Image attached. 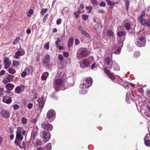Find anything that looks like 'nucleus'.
I'll return each mask as SVG.
<instances>
[{
    "label": "nucleus",
    "mask_w": 150,
    "mask_h": 150,
    "mask_svg": "<svg viewBox=\"0 0 150 150\" xmlns=\"http://www.w3.org/2000/svg\"><path fill=\"white\" fill-rule=\"evenodd\" d=\"M58 59L60 62H61L64 59L62 54H59L58 55Z\"/></svg>",
    "instance_id": "nucleus-62"
},
{
    "label": "nucleus",
    "mask_w": 150,
    "mask_h": 150,
    "mask_svg": "<svg viewBox=\"0 0 150 150\" xmlns=\"http://www.w3.org/2000/svg\"><path fill=\"white\" fill-rule=\"evenodd\" d=\"M44 104H37V107H39L40 109V113L42 110Z\"/></svg>",
    "instance_id": "nucleus-31"
},
{
    "label": "nucleus",
    "mask_w": 150,
    "mask_h": 150,
    "mask_svg": "<svg viewBox=\"0 0 150 150\" xmlns=\"http://www.w3.org/2000/svg\"><path fill=\"white\" fill-rule=\"evenodd\" d=\"M109 68L110 69H112L114 71H117L118 70H120L118 64L114 61L112 62Z\"/></svg>",
    "instance_id": "nucleus-13"
},
{
    "label": "nucleus",
    "mask_w": 150,
    "mask_h": 150,
    "mask_svg": "<svg viewBox=\"0 0 150 150\" xmlns=\"http://www.w3.org/2000/svg\"><path fill=\"white\" fill-rule=\"evenodd\" d=\"M97 26L99 29H102L103 28V25L100 23H97Z\"/></svg>",
    "instance_id": "nucleus-55"
},
{
    "label": "nucleus",
    "mask_w": 150,
    "mask_h": 150,
    "mask_svg": "<svg viewBox=\"0 0 150 150\" xmlns=\"http://www.w3.org/2000/svg\"><path fill=\"white\" fill-rule=\"evenodd\" d=\"M129 94L130 96L131 97L133 101H135V100H137L138 98L137 96L134 95L133 91H132L129 92H127L126 93V98H128L129 97Z\"/></svg>",
    "instance_id": "nucleus-12"
},
{
    "label": "nucleus",
    "mask_w": 150,
    "mask_h": 150,
    "mask_svg": "<svg viewBox=\"0 0 150 150\" xmlns=\"http://www.w3.org/2000/svg\"><path fill=\"white\" fill-rule=\"evenodd\" d=\"M8 71V72L11 74H15L16 72V70L12 68H9Z\"/></svg>",
    "instance_id": "nucleus-35"
},
{
    "label": "nucleus",
    "mask_w": 150,
    "mask_h": 150,
    "mask_svg": "<svg viewBox=\"0 0 150 150\" xmlns=\"http://www.w3.org/2000/svg\"><path fill=\"white\" fill-rule=\"evenodd\" d=\"M121 50V49L119 47V48H117L115 51H114L113 50H112V51L114 52V53H115V54H120V53Z\"/></svg>",
    "instance_id": "nucleus-45"
},
{
    "label": "nucleus",
    "mask_w": 150,
    "mask_h": 150,
    "mask_svg": "<svg viewBox=\"0 0 150 150\" xmlns=\"http://www.w3.org/2000/svg\"><path fill=\"white\" fill-rule=\"evenodd\" d=\"M42 142L41 140L39 139H36L35 142L34 143V145L35 146H37L39 145H41L42 144Z\"/></svg>",
    "instance_id": "nucleus-32"
},
{
    "label": "nucleus",
    "mask_w": 150,
    "mask_h": 150,
    "mask_svg": "<svg viewBox=\"0 0 150 150\" xmlns=\"http://www.w3.org/2000/svg\"><path fill=\"white\" fill-rule=\"evenodd\" d=\"M124 26L127 30H129L131 29V27L130 24L128 23H125Z\"/></svg>",
    "instance_id": "nucleus-37"
},
{
    "label": "nucleus",
    "mask_w": 150,
    "mask_h": 150,
    "mask_svg": "<svg viewBox=\"0 0 150 150\" xmlns=\"http://www.w3.org/2000/svg\"><path fill=\"white\" fill-rule=\"evenodd\" d=\"M82 64L86 67H88L91 63V60L88 58H86L82 60Z\"/></svg>",
    "instance_id": "nucleus-16"
},
{
    "label": "nucleus",
    "mask_w": 150,
    "mask_h": 150,
    "mask_svg": "<svg viewBox=\"0 0 150 150\" xmlns=\"http://www.w3.org/2000/svg\"><path fill=\"white\" fill-rule=\"evenodd\" d=\"M93 80L91 77H88L83 80L82 84H81V86L87 88L91 86L93 83Z\"/></svg>",
    "instance_id": "nucleus-2"
},
{
    "label": "nucleus",
    "mask_w": 150,
    "mask_h": 150,
    "mask_svg": "<svg viewBox=\"0 0 150 150\" xmlns=\"http://www.w3.org/2000/svg\"><path fill=\"white\" fill-rule=\"evenodd\" d=\"M56 116V112L55 111L52 109L49 110L46 114V117L49 119L50 122L53 121L54 119Z\"/></svg>",
    "instance_id": "nucleus-3"
},
{
    "label": "nucleus",
    "mask_w": 150,
    "mask_h": 150,
    "mask_svg": "<svg viewBox=\"0 0 150 150\" xmlns=\"http://www.w3.org/2000/svg\"><path fill=\"white\" fill-rule=\"evenodd\" d=\"M28 75V74L26 73V71H25V69L24 71L21 74V76L23 78H24L25 77L26 75Z\"/></svg>",
    "instance_id": "nucleus-47"
},
{
    "label": "nucleus",
    "mask_w": 150,
    "mask_h": 150,
    "mask_svg": "<svg viewBox=\"0 0 150 150\" xmlns=\"http://www.w3.org/2000/svg\"><path fill=\"white\" fill-rule=\"evenodd\" d=\"M104 72L108 76V77L111 80L113 81L115 79V75L110 70H108L107 68H105L103 69Z\"/></svg>",
    "instance_id": "nucleus-6"
},
{
    "label": "nucleus",
    "mask_w": 150,
    "mask_h": 150,
    "mask_svg": "<svg viewBox=\"0 0 150 150\" xmlns=\"http://www.w3.org/2000/svg\"><path fill=\"white\" fill-rule=\"evenodd\" d=\"M64 80L56 76L53 80V87L56 91L59 90V88L64 86L65 85Z\"/></svg>",
    "instance_id": "nucleus-1"
},
{
    "label": "nucleus",
    "mask_w": 150,
    "mask_h": 150,
    "mask_svg": "<svg viewBox=\"0 0 150 150\" xmlns=\"http://www.w3.org/2000/svg\"><path fill=\"white\" fill-rule=\"evenodd\" d=\"M107 2L108 5L111 6V8L112 9L114 5L117 3L112 2L109 0H105Z\"/></svg>",
    "instance_id": "nucleus-24"
},
{
    "label": "nucleus",
    "mask_w": 150,
    "mask_h": 150,
    "mask_svg": "<svg viewBox=\"0 0 150 150\" xmlns=\"http://www.w3.org/2000/svg\"><path fill=\"white\" fill-rule=\"evenodd\" d=\"M97 66L96 64V62H94L93 64L91 65V69L92 70L94 68H96Z\"/></svg>",
    "instance_id": "nucleus-52"
},
{
    "label": "nucleus",
    "mask_w": 150,
    "mask_h": 150,
    "mask_svg": "<svg viewBox=\"0 0 150 150\" xmlns=\"http://www.w3.org/2000/svg\"><path fill=\"white\" fill-rule=\"evenodd\" d=\"M49 45H50V42H48L44 45V48L46 49V50L49 49V48H50Z\"/></svg>",
    "instance_id": "nucleus-46"
},
{
    "label": "nucleus",
    "mask_w": 150,
    "mask_h": 150,
    "mask_svg": "<svg viewBox=\"0 0 150 150\" xmlns=\"http://www.w3.org/2000/svg\"><path fill=\"white\" fill-rule=\"evenodd\" d=\"M104 63L107 65H109L110 63H112V62L114 61H112V56L111 57H107L104 59Z\"/></svg>",
    "instance_id": "nucleus-15"
},
{
    "label": "nucleus",
    "mask_w": 150,
    "mask_h": 150,
    "mask_svg": "<svg viewBox=\"0 0 150 150\" xmlns=\"http://www.w3.org/2000/svg\"><path fill=\"white\" fill-rule=\"evenodd\" d=\"M139 19H140V22L141 23V24L142 25H145V22H146V20L144 18H142Z\"/></svg>",
    "instance_id": "nucleus-41"
},
{
    "label": "nucleus",
    "mask_w": 150,
    "mask_h": 150,
    "mask_svg": "<svg viewBox=\"0 0 150 150\" xmlns=\"http://www.w3.org/2000/svg\"><path fill=\"white\" fill-rule=\"evenodd\" d=\"M78 30L80 31L81 33L84 30L81 25L78 26Z\"/></svg>",
    "instance_id": "nucleus-61"
},
{
    "label": "nucleus",
    "mask_w": 150,
    "mask_h": 150,
    "mask_svg": "<svg viewBox=\"0 0 150 150\" xmlns=\"http://www.w3.org/2000/svg\"><path fill=\"white\" fill-rule=\"evenodd\" d=\"M145 144L148 147H150V140L149 139L147 136L144 138Z\"/></svg>",
    "instance_id": "nucleus-22"
},
{
    "label": "nucleus",
    "mask_w": 150,
    "mask_h": 150,
    "mask_svg": "<svg viewBox=\"0 0 150 150\" xmlns=\"http://www.w3.org/2000/svg\"><path fill=\"white\" fill-rule=\"evenodd\" d=\"M15 86L13 84L10 83H8L5 86V88L6 89H9V90H13Z\"/></svg>",
    "instance_id": "nucleus-20"
},
{
    "label": "nucleus",
    "mask_w": 150,
    "mask_h": 150,
    "mask_svg": "<svg viewBox=\"0 0 150 150\" xmlns=\"http://www.w3.org/2000/svg\"><path fill=\"white\" fill-rule=\"evenodd\" d=\"M91 3L93 5H98V1L96 0H93L92 1H91Z\"/></svg>",
    "instance_id": "nucleus-53"
},
{
    "label": "nucleus",
    "mask_w": 150,
    "mask_h": 150,
    "mask_svg": "<svg viewBox=\"0 0 150 150\" xmlns=\"http://www.w3.org/2000/svg\"><path fill=\"white\" fill-rule=\"evenodd\" d=\"M125 34V32L123 31H120L117 33V35L119 37H121L124 35Z\"/></svg>",
    "instance_id": "nucleus-38"
},
{
    "label": "nucleus",
    "mask_w": 150,
    "mask_h": 150,
    "mask_svg": "<svg viewBox=\"0 0 150 150\" xmlns=\"http://www.w3.org/2000/svg\"><path fill=\"white\" fill-rule=\"evenodd\" d=\"M82 19L84 21L86 20L88 18L89 16L85 14H83L82 15Z\"/></svg>",
    "instance_id": "nucleus-43"
},
{
    "label": "nucleus",
    "mask_w": 150,
    "mask_h": 150,
    "mask_svg": "<svg viewBox=\"0 0 150 150\" xmlns=\"http://www.w3.org/2000/svg\"><path fill=\"white\" fill-rule=\"evenodd\" d=\"M140 55V53L139 51H135L134 53V57L137 58Z\"/></svg>",
    "instance_id": "nucleus-36"
},
{
    "label": "nucleus",
    "mask_w": 150,
    "mask_h": 150,
    "mask_svg": "<svg viewBox=\"0 0 150 150\" xmlns=\"http://www.w3.org/2000/svg\"><path fill=\"white\" fill-rule=\"evenodd\" d=\"M146 38L144 36H142L137 38L136 43L137 46L139 47H144L145 45Z\"/></svg>",
    "instance_id": "nucleus-4"
},
{
    "label": "nucleus",
    "mask_w": 150,
    "mask_h": 150,
    "mask_svg": "<svg viewBox=\"0 0 150 150\" xmlns=\"http://www.w3.org/2000/svg\"><path fill=\"white\" fill-rule=\"evenodd\" d=\"M24 54V51H18L15 53V55L13 56V58L16 59H18L19 56H23Z\"/></svg>",
    "instance_id": "nucleus-18"
},
{
    "label": "nucleus",
    "mask_w": 150,
    "mask_h": 150,
    "mask_svg": "<svg viewBox=\"0 0 150 150\" xmlns=\"http://www.w3.org/2000/svg\"><path fill=\"white\" fill-rule=\"evenodd\" d=\"M12 101L11 97L10 98L7 96H4L2 99V101L6 103H10Z\"/></svg>",
    "instance_id": "nucleus-19"
},
{
    "label": "nucleus",
    "mask_w": 150,
    "mask_h": 150,
    "mask_svg": "<svg viewBox=\"0 0 150 150\" xmlns=\"http://www.w3.org/2000/svg\"><path fill=\"white\" fill-rule=\"evenodd\" d=\"M36 54L37 61H38V60H39L40 57L41 56V54L39 52H37Z\"/></svg>",
    "instance_id": "nucleus-54"
},
{
    "label": "nucleus",
    "mask_w": 150,
    "mask_h": 150,
    "mask_svg": "<svg viewBox=\"0 0 150 150\" xmlns=\"http://www.w3.org/2000/svg\"><path fill=\"white\" fill-rule=\"evenodd\" d=\"M49 73L47 72L43 73L41 77L43 81L46 80L49 76Z\"/></svg>",
    "instance_id": "nucleus-23"
},
{
    "label": "nucleus",
    "mask_w": 150,
    "mask_h": 150,
    "mask_svg": "<svg viewBox=\"0 0 150 150\" xmlns=\"http://www.w3.org/2000/svg\"><path fill=\"white\" fill-rule=\"evenodd\" d=\"M61 42V40H60V39L59 38H57V40L55 42V44L56 45V46L57 47H58V46H59V42Z\"/></svg>",
    "instance_id": "nucleus-58"
},
{
    "label": "nucleus",
    "mask_w": 150,
    "mask_h": 150,
    "mask_svg": "<svg viewBox=\"0 0 150 150\" xmlns=\"http://www.w3.org/2000/svg\"><path fill=\"white\" fill-rule=\"evenodd\" d=\"M16 138L20 140H22L23 138V137L21 133L16 134Z\"/></svg>",
    "instance_id": "nucleus-30"
},
{
    "label": "nucleus",
    "mask_w": 150,
    "mask_h": 150,
    "mask_svg": "<svg viewBox=\"0 0 150 150\" xmlns=\"http://www.w3.org/2000/svg\"><path fill=\"white\" fill-rule=\"evenodd\" d=\"M39 101L38 103H45L44 97V96H42L38 100Z\"/></svg>",
    "instance_id": "nucleus-34"
},
{
    "label": "nucleus",
    "mask_w": 150,
    "mask_h": 150,
    "mask_svg": "<svg viewBox=\"0 0 150 150\" xmlns=\"http://www.w3.org/2000/svg\"><path fill=\"white\" fill-rule=\"evenodd\" d=\"M50 133L48 132L43 131L42 132L41 135L44 142L46 143L50 140Z\"/></svg>",
    "instance_id": "nucleus-5"
},
{
    "label": "nucleus",
    "mask_w": 150,
    "mask_h": 150,
    "mask_svg": "<svg viewBox=\"0 0 150 150\" xmlns=\"http://www.w3.org/2000/svg\"><path fill=\"white\" fill-rule=\"evenodd\" d=\"M4 63H5L8 62H10L9 61V59L8 58V57H5L4 58Z\"/></svg>",
    "instance_id": "nucleus-60"
},
{
    "label": "nucleus",
    "mask_w": 150,
    "mask_h": 150,
    "mask_svg": "<svg viewBox=\"0 0 150 150\" xmlns=\"http://www.w3.org/2000/svg\"><path fill=\"white\" fill-rule=\"evenodd\" d=\"M81 90L80 91V92L81 94H84L87 93L88 88H86L84 87L81 86V85L80 86Z\"/></svg>",
    "instance_id": "nucleus-21"
},
{
    "label": "nucleus",
    "mask_w": 150,
    "mask_h": 150,
    "mask_svg": "<svg viewBox=\"0 0 150 150\" xmlns=\"http://www.w3.org/2000/svg\"><path fill=\"white\" fill-rule=\"evenodd\" d=\"M47 9L46 8H42L40 12V14L41 15H44V13L47 12Z\"/></svg>",
    "instance_id": "nucleus-44"
},
{
    "label": "nucleus",
    "mask_w": 150,
    "mask_h": 150,
    "mask_svg": "<svg viewBox=\"0 0 150 150\" xmlns=\"http://www.w3.org/2000/svg\"><path fill=\"white\" fill-rule=\"evenodd\" d=\"M86 8L87 10H88V12L90 13L92 9H93V7L90 6H86Z\"/></svg>",
    "instance_id": "nucleus-48"
},
{
    "label": "nucleus",
    "mask_w": 150,
    "mask_h": 150,
    "mask_svg": "<svg viewBox=\"0 0 150 150\" xmlns=\"http://www.w3.org/2000/svg\"><path fill=\"white\" fill-rule=\"evenodd\" d=\"M20 65L19 62L18 61H13V65L16 68H18Z\"/></svg>",
    "instance_id": "nucleus-29"
},
{
    "label": "nucleus",
    "mask_w": 150,
    "mask_h": 150,
    "mask_svg": "<svg viewBox=\"0 0 150 150\" xmlns=\"http://www.w3.org/2000/svg\"><path fill=\"white\" fill-rule=\"evenodd\" d=\"M14 77V75L8 74L7 76L5 77L3 80V82L4 84L7 83L12 81Z\"/></svg>",
    "instance_id": "nucleus-8"
},
{
    "label": "nucleus",
    "mask_w": 150,
    "mask_h": 150,
    "mask_svg": "<svg viewBox=\"0 0 150 150\" xmlns=\"http://www.w3.org/2000/svg\"><path fill=\"white\" fill-rule=\"evenodd\" d=\"M106 5V4L104 2H101L99 4V6L101 7H105Z\"/></svg>",
    "instance_id": "nucleus-63"
},
{
    "label": "nucleus",
    "mask_w": 150,
    "mask_h": 150,
    "mask_svg": "<svg viewBox=\"0 0 150 150\" xmlns=\"http://www.w3.org/2000/svg\"><path fill=\"white\" fill-rule=\"evenodd\" d=\"M20 40V38L18 37H17L13 42V45H16L18 42Z\"/></svg>",
    "instance_id": "nucleus-39"
},
{
    "label": "nucleus",
    "mask_w": 150,
    "mask_h": 150,
    "mask_svg": "<svg viewBox=\"0 0 150 150\" xmlns=\"http://www.w3.org/2000/svg\"><path fill=\"white\" fill-rule=\"evenodd\" d=\"M74 40V38L72 37L70 38L68 41V46L69 47H71L73 45Z\"/></svg>",
    "instance_id": "nucleus-25"
},
{
    "label": "nucleus",
    "mask_w": 150,
    "mask_h": 150,
    "mask_svg": "<svg viewBox=\"0 0 150 150\" xmlns=\"http://www.w3.org/2000/svg\"><path fill=\"white\" fill-rule=\"evenodd\" d=\"M4 64H5L4 69H7L10 66L11 64V62H10Z\"/></svg>",
    "instance_id": "nucleus-42"
},
{
    "label": "nucleus",
    "mask_w": 150,
    "mask_h": 150,
    "mask_svg": "<svg viewBox=\"0 0 150 150\" xmlns=\"http://www.w3.org/2000/svg\"><path fill=\"white\" fill-rule=\"evenodd\" d=\"M107 34L110 37H113L114 33L110 29H108L107 30Z\"/></svg>",
    "instance_id": "nucleus-26"
},
{
    "label": "nucleus",
    "mask_w": 150,
    "mask_h": 150,
    "mask_svg": "<svg viewBox=\"0 0 150 150\" xmlns=\"http://www.w3.org/2000/svg\"><path fill=\"white\" fill-rule=\"evenodd\" d=\"M33 67L32 66H28L25 69V71L28 75L32 74L33 71Z\"/></svg>",
    "instance_id": "nucleus-17"
},
{
    "label": "nucleus",
    "mask_w": 150,
    "mask_h": 150,
    "mask_svg": "<svg viewBox=\"0 0 150 150\" xmlns=\"http://www.w3.org/2000/svg\"><path fill=\"white\" fill-rule=\"evenodd\" d=\"M126 10L128 11L129 5L130 1L129 0H124Z\"/></svg>",
    "instance_id": "nucleus-27"
},
{
    "label": "nucleus",
    "mask_w": 150,
    "mask_h": 150,
    "mask_svg": "<svg viewBox=\"0 0 150 150\" xmlns=\"http://www.w3.org/2000/svg\"><path fill=\"white\" fill-rule=\"evenodd\" d=\"M4 89L3 88H0V97H1L4 94L2 93L4 91Z\"/></svg>",
    "instance_id": "nucleus-59"
},
{
    "label": "nucleus",
    "mask_w": 150,
    "mask_h": 150,
    "mask_svg": "<svg viewBox=\"0 0 150 150\" xmlns=\"http://www.w3.org/2000/svg\"><path fill=\"white\" fill-rule=\"evenodd\" d=\"M62 21V19L61 18H59L57 19V25H59Z\"/></svg>",
    "instance_id": "nucleus-64"
},
{
    "label": "nucleus",
    "mask_w": 150,
    "mask_h": 150,
    "mask_svg": "<svg viewBox=\"0 0 150 150\" xmlns=\"http://www.w3.org/2000/svg\"><path fill=\"white\" fill-rule=\"evenodd\" d=\"M0 114L2 116L6 119H8L10 117V113L7 110H3L0 112Z\"/></svg>",
    "instance_id": "nucleus-11"
},
{
    "label": "nucleus",
    "mask_w": 150,
    "mask_h": 150,
    "mask_svg": "<svg viewBox=\"0 0 150 150\" xmlns=\"http://www.w3.org/2000/svg\"><path fill=\"white\" fill-rule=\"evenodd\" d=\"M37 133L36 132V131L34 130H33L31 132V137L33 138V139H35V136L37 135Z\"/></svg>",
    "instance_id": "nucleus-33"
},
{
    "label": "nucleus",
    "mask_w": 150,
    "mask_h": 150,
    "mask_svg": "<svg viewBox=\"0 0 150 150\" xmlns=\"http://www.w3.org/2000/svg\"><path fill=\"white\" fill-rule=\"evenodd\" d=\"M81 33L84 36L87 38H89L91 37V36L88 33L85 31L84 30Z\"/></svg>",
    "instance_id": "nucleus-28"
},
{
    "label": "nucleus",
    "mask_w": 150,
    "mask_h": 150,
    "mask_svg": "<svg viewBox=\"0 0 150 150\" xmlns=\"http://www.w3.org/2000/svg\"><path fill=\"white\" fill-rule=\"evenodd\" d=\"M34 12L33 10L32 9H30L28 11V13L30 14L31 15H30L29 14H28V17H30L31 16V15H32L33 14Z\"/></svg>",
    "instance_id": "nucleus-49"
},
{
    "label": "nucleus",
    "mask_w": 150,
    "mask_h": 150,
    "mask_svg": "<svg viewBox=\"0 0 150 150\" xmlns=\"http://www.w3.org/2000/svg\"><path fill=\"white\" fill-rule=\"evenodd\" d=\"M145 25L147 26H150V20H147L146 21Z\"/></svg>",
    "instance_id": "nucleus-50"
},
{
    "label": "nucleus",
    "mask_w": 150,
    "mask_h": 150,
    "mask_svg": "<svg viewBox=\"0 0 150 150\" xmlns=\"http://www.w3.org/2000/svg\"><path fill=\"white\" fill-rule=\"evenodd\" d=\"M90 52L86 49H82L81 50L80 54L83 57L88 56L90 54Z\"/></svg>",
    "instance_id": "nucleus-14"
},
{
    "label": "nucleus",
    "mask_w": 150,
    "mask_h": 150,
    "mask_svg": "<svg viewBox=\"0 0 150 150\" xmlns=\"http://www.w3.org/2000/svg\"><path fill=\"white\" fill-rule=\"evenodd\" d=\"M69 53L67 52H63V55L64 57H69Z\"/></svg>",
    "instance_id": "nucleus-57"
},
{
    "label": "nucleus",
    "mask_w": 150,
    "mask_h": 150,
    "mask_svg": "<svg viewBox=\"0 0 150 150\" xmlns=\"http://www.w3.org/2000/svg\"><path fill=\"white\" fill-rule=\"evenodd\" d=\"M25 87L24 85H20L16 87L15 89V92L16 93L20 94L22 91H24Z\"/></svg>",
    "instance_id": "nucleus-9"
},
{
    "label": "nucleus",
    "mask_w": 150,
    "mask_h": 150,
    "mask_svg": "<svg viewBox=\"0 0 150 150\" xmlns=\"http://www.w3.org/2000/svg\"><path fill=\"white\" fill-rule=\"evenodd\" d=\"M46 147L48 150H50L52 148V145L51 144H48L46 145Z\"/></svg>",
    "instance_id": "nucleus-51"
},
{
    "label": "nucleus",
    "mask_w": 150,
    "mask_h": 150,
    "mask_svg": "<svg viewBox=\"0 0 150 150\" xmlns=\"http://www.w3.org/2000/svg\"><path fill=\"white\" fill-rule=\"evenodd\" d=\"M27 119L24 117H22L21 119V121L23 123L25 124L27 123Z\"/></svg>",
    "instance_id": "nucleus-56"
},
{
    "label": "nucleus",
    "mask_w": 150,
    "mask_h": 150,
    "mask_svg": "<svg viewBox=\"0 0 150 150\" xmlns=\"http://www.w3.org/2000/svg\"><path fill=\"white\" fill-rule=\"evenodd\" d=\"M50 56L49 55H46L43 60V63H44L46 67H49L50 65Z\"/></svg>",
    "instance_id": "nucleus-10"
},
{
    "label": "nucleus",
    "mask_w": 150,
    "mask_h": 150,
    "mask_svg": "<svg viewBox=\"0 0 150 150\" xmlns=\"http://www.w3.org/2000/svg\"><path fill=\"white\" fill-rule=\"evenodd\" d=\"M22 131V128L21 127H18L17 128L16 134L21 133Z\"/></svg>",
    "instance_id": "nucleus-40"
},
{
    "label": "nucleus",
    "mask_w": 150,
    "mask_h": 150,
    "mask_svg": "<svg viewBox=\"0 0 150 150\" xmlns=\"http://www.w3.org/2000/svg\"><path fill=\"white\" fill-rule=\"evenodd\" d=\"M41 126L43 129L51 131L52 129L53 128V126L52 124L45 123L44 122H42L41 123Z\"/></svg>",
    "instance_id": "nucleus-7"
}]
</instances>
